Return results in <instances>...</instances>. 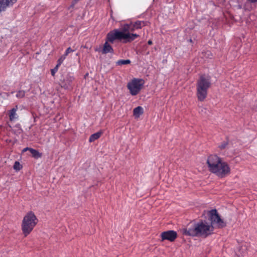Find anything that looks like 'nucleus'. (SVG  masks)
<instances>
[{"label":"nucleus","instance_id":"nucleus-1","mask_svg":"<svg viewBox=\"0 0 257 257\" xmlns=\"http://www.w3.org/2000/svg\"><path fill=\"white\" fill-rule=\"evenodd\" d=\"M207 214L210 223L202 220L191 222L183 228V234L192 237L206 238L213 233V225H216L219 228L226 226L225 222L221 218L216 209L208 211Z\"/></svg>","mask_w":257,"mask_h":257},{"label":"nucleus","instance_id":"nucleus-2","mask_svg":"<svg viewBox=\"0 0 257 257\" xmlns=\"http://www.w3.org/2000/svg\"><path fill=\"white\" fill-rule=\"evenodd\" d=\"M209 171L219 178H223L230 172L228 164L216 155H210L207 160Z\"/></svg>","mask_w":257,"mask_h":257},{"label":"nucleus","instance_id":"nucleus-3","mask_svg":"<svg viewBox=\"0 0 257 257\" xmlns=\"http://www.w3.org/2000/svg\"><path fill=\"white\" fill-rule=\"evenodd\" d=\"M139 37V35L137 34H131L129 32L124 33L119 29H114L107 33L106 40L111 43H113L116 40H123L124 43H127L134 41Z\"/></svg>","mask_w":257,"mask_h":257},{"label":"nucleus","instance_id":"nucleus-4","mask_svg":"<svg viewBox=\"0 0 257 257\" xmlns=\"http://www.w3.org/2000/svg\"><path fill=\"white\" fill-rule=\"evenodd\" d=\"M211 85L210 77L201 75L197 83V96L198 99L203 101L206 97L207 90Z\"/></svg>","mask_w":257,"mask_h":257},{"label":"nucleus","instance_id":"nucleus-5","mask_svg":"<svg viewBox=\"0 0 257 257\" xmlns=\"http://www.w3.org/2000/svg\"><path fill=\"white\" fill-rule=\"evenodd\" d=\"M38 221L36 216L32 211L27 213L22 223V230L25 236H27L31 232Z\"/></svg>","mask_w":257,"mask_h":257},{"label":"nucleus","instance_id":"nucleus-6","mask_svg":"<svg viewBox=\"0 0 257 257\" xmlns=\"http://www.w3.org/2000/svg\"><path fill=\"white\" fill-rule=\"evenodd\" d=\"M144 85V80L142 79L134 78L127 83V88L132 95H136L140 91Z\"/></svg>","mask_w":257,"mask_h":257},{"label":"nucleus","instance_id":"nucleus-7","mask_svg":"<svg viewBox=\"0 0 257 257\" xmlns=\"http://www.w3.org/2000/svg\"><path fill=\"white\" fill-rule=\"evenodd\" d=\"M161 237L162 241L167 240L172 242L177 238V234L175 231L170 230L162 232L161 234Z\"/></svg>","mask_w":257,"mask_h":257},{"label":"nucleus","instance_id":"nucleus-8","mask_svg":"<svg viewBox=\"0 0 257 257\" xmlns=\"http://www.w3.org/2000/svg\"><path fill=\"white\" fill-rule=\"evenodd\" d=\"M74 77L71 74H67L61 82V86L65 89H70L72 87V83Z\"/></svg>","mask_w":257,"mask_h":257},{"label":"nucleus","instance_id":"nucleus-9","mask_svg":"<svg viewBox=\"0 0 257 257\" xmlns=\"http://www.w3.org/2000/svg\"><path fill=\"white\" fill-rule=\"evenodd\" d=\"M109 41L106 40L104 44L103 47L101 50V53L104 54L107 53H113L114 51L112 46L108 43Z\"/></svg>","mask_w":257,"mask_h":257},{"label":"nucleus","instance_id":"nucleus-10","mask_svg":"<svg viewBox=\"0 0 257 257\" xmlns=\"http://www.w3.org/2000/svg\"><path fill=\"white\" fill-rule=\"evenodd\" d=\"M18 110V106L16 105L15 107L11 109L9 112V117L11 121H14L18 118V115L16 112Z\"/></svg>","mask_w":257,"mask_h":257},{"label":"nucleus","instance_id":"nucleus-11","mask_svg":"<svg viewBox=\"0 0 257 257\" xmlns=\"http://www.w3.org/2000/svg\"><path fill=\"white\" fill-rule=\"evenodd\" d=\"M10 5H11V2L9 0H0V13L5 11Z\"/></svg>","mask_w":257,"mask_h":257},{"label":"nucleus","instance_id":"nucleus-12","mask_svg":"<svg viewBox=\"0 0 257 257\" xmlns=\"http://www.w3.org/2000/svg\"><path fill=\"white\" fill-rule=\"evenodd\" d=\"M146 22L143 21H137L134 23H131V25H133L135 29H140L143 26H145L146 25Z\"/></svg>","mask_w":257,"mask_h":257},{"label":"nucleus","instance_id":"nucleus-13","mask_svg":"<svg viewBox=\"0 0 257 257\" xmlns=\"http://www.w3.org/2000/svg\"><path fill=\"white\" fill-rule=\"evenodd\" d=\"M30 152L31 153L32 157L36 159H38L42 156L41 153H40L38 150L33 148L30 150Z\"/></svg>","mask_w":257,"mask_h":257},{"label":"nucleus","instance_id":"nucleus-14","mask_svg":"<svg viewBox=\"0 0 257 257\" xmlns=\"http://www.w3.org/2000/svg\"><path fill=\"white\" fill-rule=\"evenodd\" d=\"M143 108L140 106L135 108L133 110L134 115L136 117H139L140 115L143 113Z\"/></svg>","mask_w":257,"mask_h":257},{"label":"nucleus","instance_id":"nucleus-15","mask_svg":"<svg viewBox=\"0 0 257 257\" xmlns=\"http://www.w3.org/2000/svg\"><path fill=\"white\" fill-rule=\"evenodd\" d=\"M102 133L101 132H97L91 135L89 139V142H93L94 141L97 140L101 136Z\"/></svg>","mask_w":257,"mask_h":257},{"label":"nucleus","instance_id":"nucleus-16","mask_svg":"<svg viewBox=\"0 0 257 257\" xmlns=\"http://www.w3.org/2000/svg\"><path fill=\"white\" fill-rule=\"evenodd\" d=\"M131 63V61L129 59L123 60L120 59L118 60L116 64L117 65H126Z\"/></svg>","mask_w":257,"mask_h":257},{"label":"nucleus","instance_id":"nucleus-17","mask_svg":"<svg viewBox=\"0 0 257 257\" xmlns=\"http://www.w3.org/2000/svg\"><path fill=\"white\" fill-rule=\"evenodd\" d=\"M25 91L24 90H19L17 92L16 96L18 98H23L25 96Z\"/></svg>","mask_w":257,"mask_h":257},{"label":"nucleus","instance_id":"nucleus-18","mask_svg":"<svg viewBox=\"0 0 257 257\" xmlns=\"http://www.w3.org/2000/svg\"><path fill=\"white\" fill-rule=\"evenodd\" d=\"M13 168L16 171H19L21 169L22 167L18 161H16L14 165Z\"/></svg>","mask_w":257,"mask_h":257},{"label":"nucleus","instance_id":"nucleus-19","mask_svg":"<svg viewBox=\"0 0 257 257\" xmlns=\"http://www.w3.org/2000/svg\"><path fill=\"white\" fill-rule=\"evenodd\" d=\"M66 57L64 55H62L58 60L57 61V64L58 66H60V65L63 62V61L66 59Z\"/></svg>","mask_w":257,"mask_h":257},{"label":"nucleus","instance_id":"nucleus-20","mask_svg":"<svg viewBox=\"0 0 257 257\" xmlns=\"http://www.w3.org/2000/svg\"><path fill=\"white\" fill-rule=\"evenodd\" d=\"M199 112L201 114V115H205L207 114V110L206 108L203 107H200L199 109Z\"/></svg>","mask_w":257,"mask_h":257},{"label":"nucleus","instance_id":"nucleus-21","mask_svg":"<svg viewBox=\"0 0 257 257\" xmlns=\"http://www.w3.org/2000/svg\"><path fill=\"white\" fill-rule=\"evenodd\" d=\"M228 145V142H226V141H224L223 142H222L219 146H218V148L220 149V150H223L224 149H225L227 147V146Z\"/></svg>","mask_w":257,"mask_h":257},{"label":"nucleus","instance_id":"nucleus-22","mask_svg":"<svg viewBox=\"0 0 257 257\" xmlns=\"http://www.w3.org/2000/svg\"><path fill=\"white\" fill-rule=\"evenodd\" d=\"M59 66L56 65V66L51 70V74L52 76H54L55 73L57 72Z\"/></svg>","mask_w":257,"mask_h":257},{"label":"nucleus","instance_id":"nucleus-23","mask_svg":"<svg viewBox=\"0 0 257 257\" xmlns=\"http://www.w3.org/2000/svg\"><path fill=\"white\" fill-rule=\"evenodd\" d=\"M74 50H72V49L71 48V47H69V48H68L66 50V51H65V52L64 54H63V55H64L65 57H66V56H67V55H68L70 53H71V52H74Z\"/></svg>","mask_w":257,"mask_h":257},{"label":"nucleus","instance_id":"nucleus-24","mask_svg":"<svg viewBox=\"0 0 257 257\" xmlns=\"http://www.w3.org/2000/svg\"><path fill=\"white\" fill-rule=\"evenodd\" d=\"M130 25L128 24H126L124 25V27L123 28V30L121 32H123L125 33V32L128 31L130 30Z\"/></svg>","mask_w":257,"mask_h":257},{"label":"nucleus","instance_id":"nucleus-25","mask_svg":"<svg viewBox=\"0 0 257 257\" xmlns=\"http://www.w3.org/2000/svg\"><path fill=\"white\" fill-rule=\"evenodd\" d=\"M31 149H32L31 148H28V147L25 148H24L23 150V152H26L27 151H30V150Z\"/></svg>","mask_w":257,"mask_h":257},{"label":"nucleus","instance_id":"nucleus-26","mask_svg":"<svg viewBox=\"0 0 257 257\" xmlns=\"http://www.w3.org/2000/svg\"><path fill=\"white\" fill-rule=\"evenodd\" d=\"M132 27H130V31H135V30H137V29H135V27H133V25H132Z\"/></svg>","mask_w":257,"mask_h":257},{"label":"nucleus","instance_id":"nucleus-27","mask_svg":"<svg viewBox=\"0 0 257 257\" xmlns=\"http://www.w3.org/2000/svg\"><path fill=\"white\" fill-rule=\"evenodd\" d=\"M248 2H250V3H255L257 2V0H247Z\"/></svg>","mask_w":257,"mask_h":257},{"label":"nucleus","instance_id":"nucleus-28","mask_svg":"<svg viewBox=\"0 0 257 257\" xmlns=\"http://www.w3.org/2000/svg\"><path fill=\"white\" fill-rule=\"evenodd\" d=\"M79 0H73L72 2V5H75Z\"/></svg>","mask_w":257,"mask_h":257},{"label":"nucleus","instance_id":"nucleus-29","mask_svg":"<svg viewBox=\"0 0 257 257\" xmlns=\"http://www.w3.org/2000/svg\"><path fill=\"white\" fill-rule=\"evenodd\" d=\"M11 2V5H13L14 4H15L17 0H9Z\"/></svg>","mask_w":257,"mask_h":257},{"label":"nucleus","instance_id":"nucleus-30","mask_svg":"<svg viewBox=\"0 0 257 257\" xmlns=\"http://www.w3.org/2000/svg\"><path fill=\"white\" fill-rule=\"evenodd\" d=\"M152 43H153V42H152V40H149V41H148V45H152Z\"/></svg>","mask_w":257,"mask_h":257}]
</instances>
